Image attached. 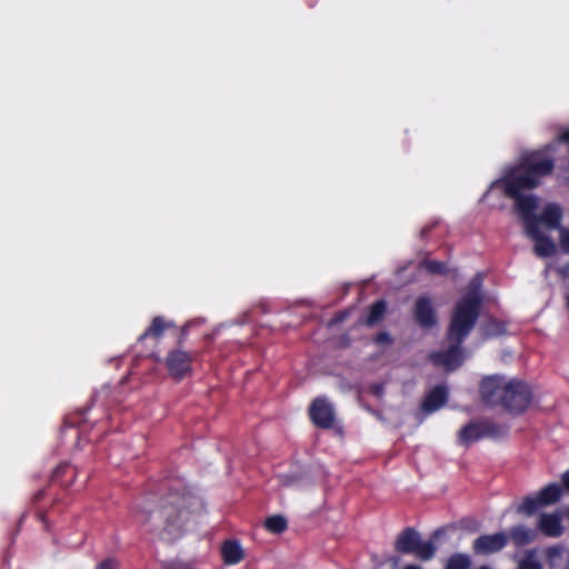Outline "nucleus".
<instances>
[{"mask_svg":"<svg viewBox=\"0 0 569 569\" xmlns=\"http://www.w3.org/2000/svg\"><path fill=\"white\" fill-rule=\"evenodd\" d=\"M526 170L519 169L505 180L496 182L505 188L506 193L515 199V211L519 214L525 233L533 242V251L540 258L551 257L557 252V244L542 229L558 230L559 244L569 253V228L561 226L563 209L556 202H547L539 207V199L529 192L538 186V179L526 174Z\"/></svg>","mask_w":569,"mask_h":569,"instance_id":"f257e3e1","label":"nucleus"},{"mask_svg":"<svg viewBox=\"0 0 569 569\" xmlns=\"http://www.w3.org/2000/svg\"><path fill=\"white\" fill-rule=\"evenodd\" d=\"M481 281V276L477 274L471 280L468 292L457 302L453 309L448 328V341L450 342L448 350L432 356L435 363L443 366L447 370H455L463 361L460 345L470 333L478 319L482 301Z\"/></svg>","mask_w":569,"mask_h":569,"instance_id":"f03ea898","label":"nucleus"},{"mask_svg":"<svg viewBox=\"0 0 569 569\" xmlns=\"http://www.w3.org/2000/svg\"><path fill=\"white\" fill-rule=\"evenodd\" d=\"M201 508L200 501L190 497H171L154 510H140L138 521L162 539L179 537Z\"/></svg>","mask_w":569,"mask_h":569,"instance_id":"7ed1b4c3","label":"nucleus"},{"mask_svg":"<svg viewBox=\"0 0 569 569\" xmlns=\"http://www.w3.org/2000/svg\"><path fill=\"white\" fill-rule=\"evenodd\" d=\"M396 549L402 553H413L421 560L431 559L436 552L435 543L422 541L419 532L412 528H407L399 535Z\"/></svg>","mask_w":569,"mask_h":569,"instance_id":"20e7f679","label":"nucleus"},{"mask_svg":"<svg viewBox=\"0 0 569 569\" xmlns=\"http://www.w3.org/2000/svg\"><path fill=\"white\" fill-rule=\"evenodd\" d=\"M531 398L532 393L527 383L510 378L508 380L507 391L505 392L502 407L512 413H521L528 408Z\"/></svg>","mask_w":569,"mask_h":569,"instance_id":"39448f33","label":"nucleus"},{"mask_svg":"<svg viewBox=\"0 0 569 569\" xmlns=\"http://www.w3.org/2000/svg\"><path fill=\"white\" fill-rule=\"evenodd\" d=\"M560 496L561 488L559 485H548L536 495L525 497L522 502L517 506V512L530 516L540 508L555 503Z\"/></svg>","mask_w":569,"mask_h":569,"instance_id":"423d86ee","label":"nucleus"},{"mask_svg":"<svg viewBox=\"0 0 569 569\" xmlns=\"http://www.w3.org/2000/svg\"><path fill=\"white\" fill-rule=\"evenodd\" d=\"M509 379L510 378L502 376H491L485 378L480 385V393L482 400L489 406H502Z\"/></svg>","mask_w":569,"mask_h":569,"instance_id":"0eeeda50","label":"nucleus"},{"mask_svg":"<svg viewBox=\"0 0 569 569\" xmlns=\"http://www.w3.org/2000/svg\"><path fill=\"white\" fill-rule=\"evenodd\" d=\"M508 542L505 532L483 535L473 541V551L478 555H489L500 551Z\"/></svg>","mask_w":569,"mask_h":569,"instance_id":"6e6552de","label":"nucleus"},{"mask_svg":"<svg viewBox=\"0 0 569 569\" xmlns=\"http://www.w3.org/2000/svg\"><path fill=\"white\" fill-rule=\"evenodd\" d=\"M310 418L320 428L331 427L335 419L332 405L323 398L316 399L310 408Z\"/></svg>","mask_w":569,"mask_h":569,"instance_id":"1a4fd4ad","label":"nucleus"},{"mask_svg":"<svg viewBox=\"0 0 569 569\" xmlns=\"http://www.w3.org/2000/svg\"><path fill=\"white\" fill-rule=\"evenodd\" d=\"M191 358L182 351L176 350L167 357V368L171 377L176 379L183 378L190 371Z\"/></svg>","mask_w":569,"mask_h":569,"instance_id":"9d476101","label":"nucleus"},{"mask_svg":"<svg viewBox=\"0 0 569 569\" xmlns=\"http://www.w3.org/2000/svg\"><path fill=\"white\" fill-rule=\"evenodd\" d=\"M416 320L420 326L429 328L436 323V316L431 301L428 298H419L415 309Z\"/></svg>","mask_w":569,"mask_h":569,"instance_id":"9b49d317","label":"nucleus"},{"mask_svg":"<svg viewBox=\"0 0 569 569\" xmlns=\"http://www.w3.org/2000/svg\"><path fill=\"white\" fill-rule=\"evenodd\" d=\"M448 391L445 387H436L426 397L422 408L430 413L440 409L447 401Z\"/></svg>","mask_w":569,"mask_h":569,"instance_id":"f8f14e48","label":"nucleus"},{"mask_svg":"<svg viewBox=\"0 0 569 569\" xmlns=\"http://www.w3.org/2000/svg\"><path fill=\"white\" fill-rule=\"evenodd\" d=\"M540 530L550 537H558L562 532L560 517L556 513H543L539 518Z\"/></svg>","mask_w":569,"mask_h":569,"instance_id":"ddd939ff","label":"nucleus"},{"mask_svg":"<svg viewBox=\"0 0 569 569\" xmlns=\"http://www.w3.org/2000/svg\"><path fill=\"white\" fill-rule=\"evenodd\" d=\"M550 569H569V551L561 547L555 546L547 550Z\"/></svg>","mask_w":569,"mask_h":569,"instance_id":"4468645a","label":"nucleus"},{"mask_svg":"<svg viewBox=\"0 0 569 569\" xmlns=\"http://www.w3.org/2000/svg\"><path fill=\"white\" fill-rule=\"evenodd\" d=\"M221 553L227 565H236L244 557L241 545L236 540H227L221 547Z\"/></svg>","mask_w":569,"mask_h":569,"instance_id":"2eb2a0df","label":"nucleus"},{"mask_svg":"<svg viewBox=\"0 0 569 569\" xmlns=\"http://www.w3.org/2000/svg\"><path fill=\"white\" fill-rule=\"evenodd\" d=\"M536 538V532L525 526H516L510 530V539L517 546H523L532 542Z\"/></svg>","mask_w":569,"mask_h":569,"instance_id":"dca6fc26","label":"nucleus"},{"mask_svg":"<svg viewBox=\"0 0 569 569\" xmlns=\"http://www.w3.org/2000/svg\"><path fill=\"white\" fill-rule=\"evenodd\" d=\"M483 436V430L479 425L470 423L463 427L459 432V442L463 446L479 440Z\"/></svg>","mask_w":569,"mask_h":569,"instance_id":"f3484780","label":"nucleus"},{"mask_svg":"<svg viewBox=\"0 0 569 569\" xmlns=\"http://www.w3.org/2000/svg\"><path fill=\"white\" fill-rule=\"evenodd\" d=\"M480 330L485 338H493L506 333V323L497 319H488L481 325Z\"/></svg>","mask_w":569,"mask_h":569,"instance_id":"a211bd4d","label":"nucleus"},{"mask_svg":"<svg viewBox=\"0 0 569 569\" xmlns=\"http://www.w3.org/2000/svg\"><path fill=\"white\" fill-rule=\"evenodd\" d=\"M170 326L171 325L167 322L162 317H156L151 326L140 336V339H144L147 337L159 338Z\"/></svg>","mask_w":569,"mask_h":569,"instance_id":"6ab92c4d","label":"nucleus"},{"mask_svg":"<svg viewBox=\"0 0 569 569\" xmlns=\"http://www.w3.org/2000/svg\"><path fill=\"white\" fill-rule=\"evenodd\" d=\"M518 569H543L536 550H527L518 560Z\"/></svg>","mask_w":569,"mask_h":569,"instance_id":"aec40b11","label":"nucleus"},{"mask_svg":"<svg viewBox=\"0 0 569 569\" xmlns=\"http://www.w3.org/2000/svg\"><path fill=\"white\" fill-rule=\"evenodd\" d=\"M385 311L386 303L383 301H378L371 307L370 312L366 319V323L369 326L378 323L382 319Z\"/></svg>","mask_w":569,"mask_h":569,"instance_id":"412c9836","label":"nucleus"},{"mask_svg":"<svg viewBox=\"0 0 569 569\" xmlns=\"http://www.w3.org/2000/svg\"><path fill=\"white\" fill-rule=\"evenodd\" d=\"M266 528L273 533H280L287 529V520L282 516H272L266 520Z\"/></svg>","mask_w":569,"mask_h":569,"instance_id":"4be33fe9","label":"nucleus"},{"mask_svg":"<svg viewBox=\"0 0 569 569\" xmlns=\"http://www.w3.org/2000/svg\"><path fill=\"white\" fill-rule=\"evenodd\" d=\"M470 559L466 555H453L447 561L446 569H468Z\"/></svg>","mask_w":569,"mask_h":569,"instance_id":"5701e85b","label":"nucleus"},{"mask_svg":"<svg viewBox=\"0 0 569 569\" xmlns=\"http://www.w3.org/2000/svg\"><path fill=\"white\" fill-rule=\"evenodd\" d=\"M423 266L431 273L445 274L448 271L446 264L438 261H426Z\"/></svg>","mask_w":569,"mask_h":569,"instance_id":"b1692460","label":"nucleus"},{"mask_svg":"<svg viewBox=\"0 0 569 569\" xmlns=\"http://www.w3.org/2000/svg\"><path fill=\"white\" fill-rule=\"evenodd\" d=\"M376 343H378V345H390L391 343V338L386 332L379 333L376 337Z\"/></svg>","mask_w":569,"mask_h":569,"instance_id":"393cba45","label":"nucleus"},{"mask_svg":"<svg viewBox=\"0 0 569 569\" xmlns=\"http://www.w3.org/2000/svg\"><path fill=\"white\" fill-rule=\"evenodd\" d=\"M97 569H118V563L112 559H107Z\"/></svg>","mask_w":569,"mask_h":569,"instance_id":"a878e982","label":"nucleus"},{"mask_svg":"<svg viewBox=\"0 0 569 569\" xmlns=\"http://www.w3.org/2000/svg\"><path fill=\"white\" fill-rule=\"evenodd\" d=\"M280 481L283 486H291L295 483L296 481V478L291 477V476H281L280 477Z\"/></svg>","mask_w":569,"mask_h":569,"instance_id":"bb28decb","label":"nucleus"},{"mask_svg":"<svg viewBox=\"0 0 569 569\" xmlns=\"http://www.w3.org/2000/svg\"><path fill=\"white\" fill-rule=\"evenodd\" d=\"M562 481L565 487L569 490V470L566 473H563Z\"/></svg>","mask_w":569,"mask_h":569,"instance_id":"cd10ccee","label":"nucleus"},{"mask_svg":"<svg viewBox=\"0 0 569 569\" xmlns=\"http://www.w3.org/2000/svg\"><path fill=\"white\" fill-rule=\"evenodd\" d=\"M559 272L562 274V276H568L569 274V263L559 268Z\"/></svg>","mask_w":569,"mask_h":569,"instance_id":"c85d7f7f","label":"nucleus"},{"mask_svg":"<svg viewBox=\"0 0 569 569\" xmlns=\"http://www.w3.org/2000/svg\"><path fill=\"white\" fill-rule=\"evenodd\" d=\"M403 569H421L419 566L416 565H408Z\"/></svg>","mask_w":569,"mask_h":569,"instance_id":"c756f323","label":"nucleus"},{"mask_svg":"<svg viewBox=\"0 0 569 569\" xmlns=\"http://www.w3.org/2000/svg\"><path fill=\"white\" fill-rule=\"evenodd\" d=\"M479 569H489V568H488V567H481V568H479Z\"/></svg>","mask_w":569,"mask_h":569,"instance_id":"7c9ffc66","label":"nucleus"}]
</instances>
